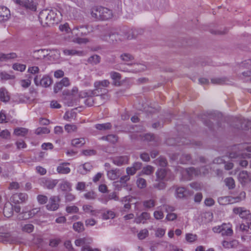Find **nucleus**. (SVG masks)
<instances>
[{"label": "nucleus", "mask_w": 251, "mask_h": 251, "mask_svg": "<svg viewBox=\"0 0 251 251\" xmlns=\"http://www.w3.org/2000/svg\"><path fill=\"white\" fill-rule=\"evenodd\" d=\"M103 34V39L108 40L109 38L112 41L115 40H122L125 39H131L134 38L137 35L136 31L134 29L127 30L126 28H124L123 31H118V29L109 28L105 30Z\"/></svg>", "instance_id": "nucleus-1"}, {"label": "nucleus", "mask_w": 251, "mask_h": 251, "mask_svg": "<svg viewBox=\"0 0 251 251\" xmlns=\"http://www.w3.org/2000/svg\"><path fill=\"white\" fill-rule=\"evenodd\" d=\"M231 150V151L228 154L229 158L237 159L239 161V165L243 167H246L248 165V162L247 160H242V159L250 158L251 154L244 153L243 151L246 150L248 152H251V145H249L247 144H239L234 146Z\"/></svg>", "instance_id": "nucleus-2"}, {"label": "nucleus", "mask_w": 251, "mask_h": 251, "mask_svg": "<svg viewBox=\"0 0 251 251\" xmlns=\"http://www.w3.org/2000/svg\"><path fill=\"white\" fill-rule=\"evenodd\" d=\"M62 16V11L53 8L42 10L40 12L38 18L41 25L46 26L58 23L61 20Z\"/></svg>", "instance_id": "nucleus-3"}, {"label": "nucleus", "mask_w": 251, "mask_h": 251, "mask_svg": "<svg viewBox=\"0 0 251 251\" xmlns=\"http://www.w3.org/2000/svg\"><path fill=\"white\" fill-rule=\"evenodd\" d=\"M90 13L92 17L96 20L106 21L111 19L113 16L111 10L102 6L92 7Z\"/></svg>", "instance_id": "nucleus-4"}, {"label": "nucleus", "mask_w": 251, "mask_h": 251, "mask_svg": "<svg viewBox=\"0 0 251 251\" xmlns=\"http://www.w3.org/2000/svg\"><path fill=\"white\" fill-rule=\"evenodd\" d=\"M90 31H91V28L87 25L75 26L72 29V34L76 37L74 38L72 40L78 44L87 43L88 40L86 38H82L79 37L87 34Z\"/></svg>", "instance_id": "nucleus-5"}, {"label": "nucleus", "mask_w": 251, "mask_h": 251, "mask_svg": "<svg viewBox=\"0 0 251 251\" xmlns=\"http://www.w3.org/2000/svg\"><path fill=\"white\" fill-rule=\"evenodd\" d=\"M179 171L184 180H191L194 176L205 175L208 173V169L206 167H202L199 169L191 167L187 169H181Z\"/></svg>", "instance_id": "nucleus-6"}, {"label": "nucleus", "mask_w": 251, "mask_h": 251, "mask_svg": "<svg viewBox=\"0 0 251 251\" xmlns=\"http://www.w3.org/2000/svg\"><path fill=\"white\" fill-rule=\"evenodd\" d=\"M246 193L245 192H241L238 196L233 197L231 196H226L219 198L218 202L220 204L226 205L231 203L239 202L245 199Z\"/></svg>", "instance_id": "nucleus-7"}, {"label": "nucleus", "mask_w": 251, "mask_h": 251, "mask_svg": "<svg viewBox=\"0 0 251 251\" xmlns=\"http://www.w3.org/2000/svg\"><path fill=\"white\" fill-rule=\"evenodd\" d=\"M14 2L31 11L37 9V3L35 0H14Z\"/></svg>", "instance_id": "nucleus-8"}, {"label": "nucleus", "mask_w": 251, "mask_h": 251, "mask_svg": "<svg viewBox=\"0 0 251 251\" xmlns=\"http://www.w3.org/2000/svg\"><path fill=\"white\" fill-rule=\"evenodd\" d=\"M62 13V15H66L70 18H75L77 17L78 11L76 8L72 6L64 5Z\"/></svg>", "instance_id": "nucleus-9"}, {"label": "nucleus", "mask_w": 251, "mask_h": 251, "mask_svg": "<svg viewBox=\"0 0 251 251\" xmlns=\"http://www.w3.org/2000/svg\"><path fill=\"white\" fill-rule=\"evenodd\" d=\"M156 176L157 181H169L172 179L170 172L165 169H158L156 172Z\"/></svg>", "instance_id": "nucleus-10"}, {"label": "nucleus", "mask_w": 251, "mask_h": 251, "mask_svg": "<svg viewBox=\"0 0 251 251\" xmlns=\"http://www.w3.org/2000/svg\"><path fill=\"white\" fill-rule=\"evenodd\" d=\"M59 199L57 196H52L50 197L49 203L46 205L47 208L48 210L52 211L57 210L59 206Z\"/></svg>", "instance_id": "nucleus-11"}, {"label": "nucleus", "mask_w": 251, "mask_h": 251, "mask_svg": "<svg viewBox=\"0 0 251 251\" xmlns=\"http://www.w3.org/2000/svg\"><path fill=\"white\" fill-rule=\"evenodd\" d=\"M9 9L4 6H0V23L7 21L10 17Z\"/></svg>", "instance_id": "nucleus-12"}, {"label": "nucleus", "mask_w": 251, "mask_h": 251, "mask_svg": "<svg viewBox=\"0 0 251 251\" xmlns=\"http://www.w3.org/2000/svg\"><path fill=\"white\" fill-rule=\"evenodd\" d=\"M111 159L115 165L120 166L128 163L129 156L127 155L116 156L112 158Z\"/></svg>", "instance_id": "nucleus-13"}, {"label": "nucleus", "mask_w": 251, "mask_h": 251, "mask_svg": "<svg viewBox=\"0 0 251 251\" xmlns=\"http://www.w3.org/2000/svg\"><path fill=\"white\" fill-rule=\"evenodd\" d=\"M238 179L242 185H245L251 180V177L246 171L241 172L238 175Z\"/></svg>", "instance_id": "nucleus-14"}, {"label": "nucleus", "mask_w": 251, "mask_h": 251, "mask_svg": "<svg viewBox=\"0 0 251 251\" xmlns=\"http://www.w3.org/2000/svg\"><path fill=\"white\" fill-rule=\"evenodd\" d=\"M39 211V208H33L27 212H23L19 215L20 220H25L30 218L35 215Z\"/></svg>", "instance_id": "nucleus-15"}, {"label": "nucleus", "mask_w": 251, "mask_h": 251, "mask_svg": "<svg viewBox=\"0 0 251 251\" xmlns=\"http://www.w3.org/2000/svg\"><path fill=\"white\" fill-rule=\"evenodd\" d=\"M82 209L85 213L90 214L94 216H98L101 213V210L94 209L93 207L89 204L84 205Z\"/></svg>", "instance_id": "nucleus-16"}, {"label": "nucleus", "mask_w": 251, "mask_h": 251, "mask_svg": "<svg viewBox=\"0 0 251 251\" xmlns=\"http://www.w3.org/2000/svg\"><path fill=\"white\" fill-rule=\"evenodd\" d=\"M0 242L12 244L15 243L16 241L10 233H0Z\"/></svg>", "instance_id": "nucleus-17"}, {"label": "nucleus", "mask_w": 251, "mask_h": 251, "mask_svg": "<svg viewBox=\"0 0 251 251\" xmlns=\"http://www.w3.org/2000/svg\"><path fill=\"white\" fill-rule=\"evenodd\" d=\"M221 233L223 236H231L233 233L231 225L229 223L222 224Z\"/></svg>", "instance_id": "nucleus-18"}, {"label": "nucleus", "mask_w": 251, "mask_h": 251, "mask_svg": "<svg viewBox=\"0 0 251 251\" xmlns=\"http://www.w3.org/2000/svg\"><path fill=\"white\" fill-rule=\"evenodd\" d=\"M241 67L250 70L247 72H243L242 74L244 76L250 77L251 79V60L249 59L243 62Z\"/></svg>", "instance_id": "nucleus-19"}, {"label": "nucleus", "mask_w": 251, "mask_h": 251, "mask_svg": "<svg viewBox=\"0 0 251 251\" xmlns=\"http://www.w3.org/2000/svg\"><path fill=\"white\" fill-rule=\"evenodd\" d=\"M69 164V163L66 162L60 164L57 168V172L61 174H69L71 171L70 168L68 167Z\"/></svg>", "instance_id": "nucleus-20"}, {"label": "nucleus", "mask_w": 251, "mask_h": 251, "mask_svg": "<svg viewBox=\"0 0 251 251\" xmlns=\"http://www.w3.org/2000/svg\"><path fill=\"white\" fill-rule=\"evenodd\" d=\"M3 214L5 217L9 218L13 214V206L9 202H6L3 208Z\"/></svg>", "instance_id": "nucleus-21"}, {"label": "nucleus", "mask_w": 251, "mask_h": 251, "mask_svg": "<svg viewBox=\"0 0 251 251\" xmlns=\"http://www.w3.org/2000/svg\"><path fill=\"white\" fill-rule=\"evenodd\" d=\"M240 229L245 233L251 234V221L250 220H244L240 225Z\"/></svg>", "instance_id": "nucleus-22"}, {"label": "nucleus", "mask_w": 251, "mask_h": 251, "mask_svg": "<svg viewBox=\"0 0 251 251\" xmlns=\"http://www.w3.org/2000/svg\"><path fill=\"white\" fill-rule=\"evenodd\" d=\"M57 183L56 180L43 179L42 180V183L44 187L49 189H53L56 186Z\"/></svg>", "instance_id": "nucleus-23"}, {"label": "nucleus", "mask_w": 251, "mask_h": 251, "mask_svg": "<svg viewBox=\"0 0 251 251\" xmlns=\"http://www.w3.org/2000/svg\"><path fill=\"white\" fill-rule=\"evenodd\" d=\"M133 68L130 70H123L124 72H132L133 73H137L145 70L146 66L142 64H134L132 66Z\"/></svg>", "instance_id": "nucleus-24"}, {"label": "nucleus", "mask_w": 251, "mask_h": 251, "mask_svg": "<svg viewBox=\"0 0 251 251\" xmlns=\"http://www.w3.org/2000/svg\"><path fill=\"white\" fill-rule=\"evenodd\" d=\"M114 200L115 201H118V197L115 192H113L109 194L107 196H104L100 201L104 204H107L109 200Z\"/></svg>", "instance_id": "nucleus-25"}, {"label": "nucleus", "mask_w": 251, "mask_h": 251, "mask_svg": "<svg viewBox=\"0 0 251 251\" xmlns=\"http://www.w3.org/2000/svg\"><path fill=\"white\" fill-rule=\"evenodd\" d=\"M0 100L1 101L6 102L10 100V96L7 90L4 88H0Z\"/></svg>", "instance_id": "nucleus-26"}, {"label": "nucleus", "mask_w": 251, "mask_h": 251, "mask_svg": "<svg viewBox=\"0 0 251 251\" xmlns=\"http://www.w3.org/2000/svg\"><path fill=\"white\" fill-rule=\"evenodd\" d=\"M109 83V81L106 79L97 81L94 83V86L97 90H101L103 88L107 87Z\"/></svg>", "instance_id": "nucleus-27"}, {"label": "nucleus", "mask_w": 251, "mask_h": 251, "mask_svg": "<svg viewBox=\"0 0 251 251\" xmlns=\"http://www.w3.org/2000/svg\"><path fill=\"white\" fill-rule=\"evenodd\" d=\"M150 217V215L147 212H143L139 217L135 219L134 222L137 224L141 223H144L145 221L149 219Z\"/></svg>", "instance_id": "nucleus-28"}, {"label": "nucleus", "mask_w": 251, "mask_h": 251, "mask_svg": "<svg viewBox=\"0 0 251 251\" xmlns=\"http://www.w3.org/2000/svg\"><path fill=\"white\" fill-rule=\"evenodd\" d=\"M222 244L224 248L229 249L236 247L238 245V242L235 240L230 241L224 240L222 242Z\"/></svg>", "instance_id": "nucleus-29"}, {"label": "nucleus", "mask_w": 251, "mask_h": 251, "mask_svg": "<svg viewBox=\"0 0 251 251\" xmlns=\"http://www.w3.org/2000/svg\"><path fill=\"white\" fill-rule=\"evenodd\" d=\"M92 165L89 163H85L79 166L78 171L81 174H85L92 169Z\"/></svg>", "instance_id": "nucleus-30"}, {"label": "nucleus", "mask_w": 251, "mask_h": 251, "mask_svg": "<svg viewBox=\"0 0 251 251\" xmlns=\"http://www.w3.org/2000/svg\"><path fill=\"white\" fill-rule=\"evenodd\" d=\"M107 175L108 177L111 180H115L119 176V170L112 169L109 171H108L107 172Z\"/></svg>", "instance_id": "nucleus-31"}, {"label": "nucleus", "mask_w": 251, "mask_h": 251, "mask_svg": "<svg viewBox=\"0 0 251 251\" xmlns=\"http://www.w3.org/2000/svg\"><path fill=\"white\" fill-rule=\"evenodd\" d=\"M188 194L191 195V194L187 191L184 187H178L176 189V196L177 198H183Z\"/></svg>", "instance_id": "nucleus-32"}, {"label": "nucleus", "mask_w": 251, "mask_h": 251, "mask_svg": "<svg viewBox=\"0 0 251 251\" xmlns=\"http://www.w3.org/2000/svg\"><path fill=\"white\" fill-rule=\"evenodd\" d=\"M17 57L15 53L11 52L7 54L0 53V61H5L10 59H13Z\"/></svg>", "instance_id": "nucleus-33"}, {"label": "nucleus", "mask_w": 251, "mask_h": 251, "mask_svg": "<svg viewBox=\"0 0 251 251\" xmlns=\"http://www.w3.org/2000/svg\"><path fill=\"white\" fill-rule=\"evenodd\" d=\"M211 81L214 84L222 85L228 84V80L225 77H214L211 79Z\"/></svg>", "instance_id": "nucleus-34"}, {"label": "nucleus", "mask_w": 251, "mask_h": 251, "mask_svg": "<svg viewBox=\"0 0 251 251\" xmlns=\"http://www.w3.org/2000/svg\"><path fill=\"white\" fill-rule=\"evenodd\" d=\"M72 145L76 147H80L85 143L84 138H75L72 140Z\"/></svg>", "instance_id": "nucleus-35"}, {"label": "nucleus", "mask_w": 251, "mask_h": 251, "mask_svg": "<svg viewBox=\"0 0 251 251\" xmlns=\"http://www.w3.org/2000/svg\"><path fill=\"white\" fill-rule=\"evenodd\" d=\"M34 228V226L31 224H23L21 226L22 231L24 232L30 233L32 232Z\"/></svg>", "instance_id": "nucleus-36"}, {"label": "nucleus", "mask_w": 251, "mask_h": 251, "mask_svg": "<svg viewBox=\"0 0 251 251\" xmlns=\"http://www.w3.org/2000/svg\"><path fill=\"white\" fill-rule=\"evenodd\" d=\"M166 180L157 181V178H156L155 182L153 184V187L158 190H163L166 187Z\"/></svg>", "instance_id": "nucleus-37"}, {"label": "nucleus", "mask_w": 251, "mask_h": 251, "mask_svg": "<svg viewBox=\"0 0 251 251\" xmlns=\"http://www.w3.org/2000/svg\"><path fill=\"white\" fill-rule=\"evenodd\" d=\"M51 83V79L47 76H44L40 80V84L43 87H47Z\"/></svg>", "instance_id": "nucleus-38"}, {"label": "nucleus", "mask_w": 251, "mask_h": 251, "mask_svg": "<svg viewBox=\"0 0 251 251\" xmlns=\"http://www.w3.org/2000/svg\"><path fill=\"white\" fill-rule=\"evenodd\" d=\"M63 53L65 55H77L78 56L82 55L83 52L81 51H76L74 50H64Z\"/></svg>", "instance_id": "nucleus-39"}, {"label": "nucleus", "mask_w": 251, "mask_h": 251, "mask_svg": "<svg viewBox=\"0 0 251 251\" xmlns=\"http://www.w3.org/2000/svg\"><path fill=\"white\" fill-rule=\"evenodd\" d=\"M115 216V214L114 212L110 210H108L102 214V218L103 220H105L110 219H113Z\"/></svg>", "instance_id": "nucleus-40"}, {"label": "nucleus", "mask_w": 251, "mask_h": 251, "mask_svg": "<svg viewBox=\"0 0 251 251\" xmlns=\"http://www.w3.org/2000/svg\"><path fill=\"white\" fill-rule=\"evenodd\" d=\"M95 128L100 130H105L110 129L112 126L110 123L104 124H97L95 125Z\"/></svg>", "instance_id": "nucleus-41"}, {"label": "nucleus", "mask_w": 251, "mask_h": 251, "mask_svg": "<svg viewBox=\"0 0 251 251\" xmlns=\"http://www.w3.org/2000/svg\"><path fill=\"white\" fill-rule=\"evenodd\" d=\"M141 139L144 141H151L154 140L153 135L150 133H141L139 134Z\"/></svg>", "instance_id": "nucleus-42"}, {"label": "nucleus", "mask_w": 251, "mask_h": 251, "mask_svg": "<svg viewBox=\"0 0 251 251\" xmlns=\"http://www.w3.org/2000/svg\"><path fill=\"white\" fill-rule=\"evenodd\" d=\"M71 183L67 181H63L59 184L61 190L64 191H70L71 189Z\"/></svg>", "instance_id": "nucleus-43"}, {"label": "nucleus", "mask_w": 251, "mask_h": 251, "mask_svg": "<svg viewBox=\"0 0 251 251\" xmlns=\"http://www.w3.org/2000/svg\"><path fill=\"white\" fill-rule=\"evenodd\" d=\"M143 204L146 208H151L155 205V201L153 199L145 200L143 201Z\"/></svg>", "instance_id": "nucleus-44"}, {"label": "nucleus", "mask_w": 251, "mask_h": 251, "mask_svg": "<svg viewBox=\"0 0 251 251\" xmlns=\"http://www.w3.org/2000/svg\"><path fill=\"white\" fill-rule=\"evenodd\" d=\"M28 132L26 128L23 127L17 128L14 130V134L18 136H25Z\"/></svg>", "instance_id": "nucleus-45"}, {"label": "nucleus", "mask_w": 251, "mask_h": 251, "mask_svg": "<svg viewBox=\"0 0 251 251\" xmlns=\"http://www.w3.org/2000/svg\"><path fill=\"white\" fill-rule=\"evenodd\" d=\"M73 229L78 232H80L84 230L83 224L81 222H77L73 224Z\"/></svg>", "instance_id": "nucleus-46"}, {"label": "nucleus", "mask_w": 251, "mask_h": 251, "mask_svg": "<svg viewBox=\"0 0 251 251\" xmlns=\"http://www.w3.org/2000/svg\"><path fill=\"white\" fill-rule=\"evenodd\" d=\"M100 58L98 55H93L90 56L88 59V62L93 65H95L100 62Z\"/></svg>", "instance_id": "nucleus-47"}, {"label": "nucleus", "mask_w": 251, "mask_h": 251, "mask_svg": "<svg viewBox=\"0 0 251 251\" xmlns=\"http://www.w3.org/2000/svg\"><path fill=\"white\" fill-rule=\"evenodd\" d=\"M154 171V168L153 167L148 165L144 167L142 170L141 174L150 175L153 173Z\"/></svg>", "instance_id": "nucleus-48"}, {"label": "nucleus", "mask_w": 251, "mask_h": 251, "mask_svg": "<svg viewBox=\"0 0 251 251\" xmlns=\"http://www.w3.org/2000/svg\"><path fill=\"white\" fill-rule=\"evenodd\" d=\"M59 29L62 31L66 33H72V29L70 28L69 27V25L68 23H65L63 25H59Z\"/></svg>", "instance_id": "nucleus-49"}, {"label": "nucleus", "mask_w": 251, "mask_h": 251, "mask_svg": "<svg viewBox=\"0 0 251 251\" xmlns=\"http://www.w3.org/2000/svg\"><path fill=\"white\" fill-rule=\"evenodd\" d=\"M158 210H156L154 212L153 215L154 218L156 220H160L162 219L164 217V214L163 212L161 210L162 208L161 207H157Z\"/></svg>", "instance_id": "nucleus-50"}, {"label": "nucleus", "mask_w": 251, "mask_h": 251, "mask_svg": "<svg viewBox=\"0 0 251 251\" xmlns=\"http://www.w3.org/2000/svg\"><path fill=\"white\" fill-rule=\"evenodd\" d=\"M103 140H105L112 143H115L117 141V137L113 134L108 135L106 136H103L102 137Z\"/></svg>", "instance_id": "nucleus-51"}, {"label": "nucleus", "mask_w": 251, "mask_h": 251, "mask_svg": "<svg viewBox=\"0 0 251 251\" xmlns=\"http://www.w3.org/2000/svg\"><path fill=\"white\" fill-rule=\"evenodd\" d=\"M225 182L229 189H233L235 187V182L232 177H227L225 179Z\"/></svg>", "instance_id": "nucleus-52"}, {"label": "nucleus", "mask_w": 251, "mask_h": 251, "mask_svg": "<svg viewBox=\"0 0 251 251\" xmlns=\"http://www.w3.org/2000/svg\"><path fill=\"white\" fill-rule=\"evenodd\" d=\"M12 68L16 71L24 72L26 69V65L22 64L15 63L13 65Z\"/></svg>", "instance_id": "nucleus-53"}, {"label": "nucleus", "mask_w": 251, "mask_h": 251, "mask_svg": "<svg viewBox=\"0 0 251 251\" xmlns=\"http://www.w3.org/2000/svg\"><path fill=\"white\" fill-rule=\"evenodd\" d=\"M96 194L93 191H89L84 195V197L88 200H95L96 198Z\"/></svg>", "instance_id": "nucleus-54"}, {"label": "nucleus", "mask_w": 251, "mask_h": 251, "mask_svg": "<svg viewBox=\"0 0 251 251\" xmlns=\"http://www.w3.org/2000/svg\"><path fill=\"white\" fill-rule=\"evenodd\" d=\"M136 184L137 187L140 189L144 188L147 186L146 180L142 178H138L137 179Z\"/></svg>", "instance_id": "nucleus-55"}, {"label": "nucleus", "mask_w": 251, "mask_h": 251, "mask_svg": "<svg viewBox=\"0 0 251 251\" xmlns=\"http://www.w3.org/2000/svg\"><path fill=\"white\" fill-rule=\"evenodd\" d=\"M155 163L160 166L164 167L167 165V162L164 157L161 156L155 160Z\"/></svg>", "instance_id": "nucleus-56"}, {"label": "nucleus", "mask_w": 251, "mask_h": 251, "mask_svg": "<svg viewBox=\"0 0 251 251\" xmlns=\"http://www.w3.org/2000/svg\"><path fill=\"white\" fill-rule=\"evenodd\" d=\"M121 58L125 62L131 61L133 59V57L129 53H125L121 55Z\"/></svg>", "instance_id": "nucleus-57"}, {"label": "nucleus", "mask_w": 251, "mask_h": 251, "mask_svg": "<svg viewBox=\"0 0 251 251\" xmlns=\"http://www.w3.org/2000/svg\"><path fill=\"white\" fill-rule=\"evenodd\" d=\"M197 236L196 234L192 233H187L186 234L185 239L188 242L192 243L197 240Z\"/></svg>", "instance_id": "nucleus-58"}, {"label": "nucleus", "mask_w": 251, "mask_h": 251, "mask_svg": "<svg viewBox=\"0 0 251 251\" xmlns=\"http://www.w3.org/2000/svg\"><path fill=\"white\" fill-rule=\"evenodd\" d=\"M50 131V130L47 127H40L36 129L35 133L37 134H47L49 133Z\"/></svg>", "instance_id": "nucleus-59"}, {"label": "nucleus", "mask_w": 251, "mask_h": 251, "mask_svg": "<svg viewBox=\"0 0 251 251\" xmlns=\"http://www.w3.org/2000/svg\"><path fill=\"white\" fill-rule=\"evenodd\" d=\"M66 210L68 213H76L78 212V208L75 205L67 206Z\"/></svg>", "instance_id": "nucleus-60"}, {"label": "nucleus", "mask_w": 251, "mask_h": 251, "mask_svg": "<svg viewBox=\"0 0 251 251\" xmlns=\"http://www.w3.org/2000/svg\"><path fill=\"white\" fill-rule=\"evenodd\" d=\"M191 157L189 154H184L179 159V161L182 164H186L190 162Z\"/></svg>", "instance_id": "nucleus-61"}, {"label": "nucleus", "mask_w": 251, "mask_h": 251, "mask_svg": "<svg viewBox=\"0 0 251 251\" xmlns=\"http://www.w3.org/2000/svg\"><path fill=\"white\" fill-rule=\"evenodd\" d=\"M242 212V215H240V217L243 219H246V220H250V216L251 214L250 211L243 207Z\"/></svg>", "instance_id": "nucleus-62"}, {"label": "nucleus", "mask_w": 251, "mask_h": 251, "mask_svg": "<svg viewBox=\"0 0 251 251\" xmlns=\"http://www.w3.org/2000/svg\"><path fill=\"white\" fill-rule=\"evenodd\" d=\"M149 235V231L147 229L141 230L138 234V237L139 239L142 240L145 239Z\"/></svg>", "instance_id": "nucleus-63"}, {"label": "nucleus", "mask_w": 251, "mask_h": 251, "mask_svg": "<svg viewBox=\"0 0 251 251\" xmlns=\"http://www.w3.org/2000/svg\"><path fill=\"white\" fill-rule=\"evenodd\" d=\"M65 129L67 132L70 133L75 131L77 127L75 125L67 124L65 126Z\"/></svg>", "instance_id": "nucleus-64"}]
</instances>
